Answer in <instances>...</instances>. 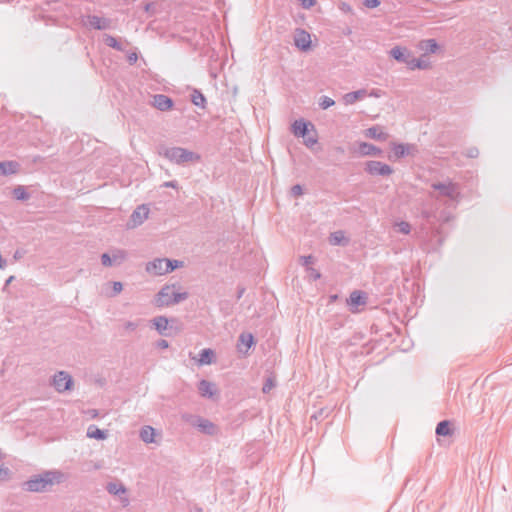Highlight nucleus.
Segmentation results:
<instances>
[{
    "label": "nucleus",
    "instance_id": "nucleus-21",
    "mask_svg": "<svg viewBox=\"0 0 512 512\" xmlns=\"http://www.w3.org/2000/svg\"><path fill=\"white\" fill-rule=\"evenodd\" d=\"M198 392L202 397L212 398L216 394L217 390L215 388V384L202 379L198 383Z\"/></svg>",
    "mask_w": 512,
    "mask_h": 512
},
{
    "label": "nucleus",
    "instance_id": "nucleus-11",
    "mask_svg": "<svg viewBox=\"0 0 512 512\" xmlns=\"http://www.w3.org/2000/svg\"><path fill=\"white\" fill-rule=\"evenodd\" d=\"M389 55L399 63L406 64L410 67V62L413 60V53L406 47L395 46L389 51Z\"/></svg>",
    "mask_w": 512,
    "mask_h": 512
},
{
    "label": "nucleus",
    "instance_id": "nucleus-35",
    "mask_svg": "<svg viewBox=\"0 0 512 512\" xmlns=\"http://www.w3.org/2000/svg\"><path fill=\"white\" fill-rule=\"evenodd\" d=\"M429 67H430L429 61H426L423 59H417V58L413 57V60L410 62L409 69L410 70H415V69L425 70Z\"/></svg>",
    "mask_w": 512,
    "mask_h": 512
},
{
    "label": "nucleus",
    "instance_id": "nucleus-6",
    "mask_svg": "<svg viewBox=\"0 0 512 512\" xmlns=\"http://www.w3.org/2000/svg\"><path fill=\"white\" fill-rule=\"evenodd\" d=\"M434 190L439 191L440 196L447 197L453 201H458L460 198V190L459 184L454 183L452 181L444 182H436L431 185Z\"/></svg>",
    "mask_w": 512,
    "mask_h": 512
},
{
    "label": "nucleus",
    "instance_id": "nucleus-20",
    "mask_svg": "<svg viewBox=\"0 0 512 512\" xmlns=\"http://www.w3.org/2000/svg\"><path fill=\"white\" fill-rule=\"evenodd\" d=\"M107 491L110 494L113 495H119L121 501L124 503L123 505L126 506L125 503L128 499L125 497L127 489L121 482H109L106 486Z\"/></svg>",
    "mask_w": 512,
    "mask_h": 512
},
{
    "label": "nucleus",
    "instance_id": "nucleus-32",
    "mask_svg": "<svg viewBox=\"0 0 512 512\" xmlns=\"http://www.w3.org/2000/svg\"><path fill=\"white\" fill-rule=\"evenodd\" d=\"M199 363L202 365H209L213 361L214 351L210 348L202 349L199 354Z\"/></svg>",
    "mask_w": 512,
    "mask_h": 512
},
{
    "label": "nucleus",
    "instance_id": "nucleus-16",
    "mask_svg": "<svg viewBox=\"0 0 512 512\" xmlns=\"http://www.w3.org/2000/svg\"><path fill=\"white\" fill-rule=\"evenodd\" d=\"M310 128L314 130V125L303 119L295 120L292 124V132L296 137L305 138L309 134Z\"/></svg>",
    "mask_w": 512,
    "mask_h": 512
},
{
    "label": "nucleus",
    "instance_id": "nucleus-1",
    "mask_svg": "<svg viewBox=\"0 0 512 512\" xmlns=\"http://www.w3.org/2000/svg\"><path fill=\"white\" fill-rule=\"evenodd\" d=\"M66 475L59 470H47L41 474H37L24 482V490L29 492H48L52 490L55 484L64 482Z\"/></svg>",
    "mask_w": 512,
    "mask_h": 512
},
{
    "label": "nucleus",
    "instance_id": "nucleus-41",
    "mask_svg": "<svg viewBox=\"0 0 512 512\" xmlns=\"http://www.w3.org/2000/svg\"><path fill=\"white\" fill-rule=\"evenodd\" d=\"M290 192L293 197H299L303 194V187L300 184H296L291 187Z\"/></svg>",
    "mask_w": 512,
    "mask_h": 512
},
{
    "label": "nucleus",
    "instance_id": "nucleus-13",
    "mask_svg": "<svg viewBox=\"0 0 512 512\" xmlns=\"http://www.w3.org/2000/svg\"><path fill=\"white\" fill-rule=\"evenodd\" d=\"M150 213V208L147 204H141L136 207V209L130 215V222H132L133 227L140 226L144 223V221L148 218Z\"/></svg>",
    "mask_w": 512,
    "mask_h": 512
},
{
    "label": "nucleus",
    "instance_id": "nucleus-18",
    "mask_svg": "<svg viewBox=\"0 0 512 512\" xmlns=\"http://www.w3.org/2000/svg\"><path fill=\"white\" fill-rule=\"evenodd\" d=\"M87 24L95 30H107L111 27L109 19L96 15H89L87 17Z\"/></svg>",
    "mask_w": 512,
    "mask_h": 512
},
{
    "label": "nucleus",
    "instance_id": "nucleus-58",
    "mask_svg": "<svg viewBox=\"0 0 512 512\" xmlns=\"http://www.w3.org/2000/svg\"><path fill=\"white\" fill-rule=\"evenodd\" d=\"M129 326H130V330L133 329V324L131 322L129 323Z\"/></svg>",
    "mask_w": 512,
    "mask_h": 512
},
{
    "label": "nucleus",
    "instance_id": "nucleus-44",
    "mask_svg": "<svg viewBox=\"0 0 512 512\" xmlns=\"http://www.w3.org/2000/svg\"><path fill=\"white\" fill-rule=\"evenodd\" d=\"M9 469L7 467H4L2 464H0V480H5L9 476Z\"/></svg>",
    "mask_w": 512,
    "mask_h": 512
},
{
    "label": "nucleus",
    "instance_id": "nucleus-39",
    "mask_svg": "<svg viewBox=\"0 0 512 512\" xmlns=\"http://www.w3.org/2000/svg\"><path fill=\"white\" fill-rule=\"evenodd\" d=\"M314 262H315V258L312 255L300 257L301 265L306 267L307 270H308V268H311L310 265L314 264Z\"/></svg>",
    "mask_w": 512,
    "mask_h": 512
},
{
    "label": "nucleus",
    "instance_id": "nucleus-46",
    "mask_svg": "<svg viewBox=\"0 0 512 512\" xmlns=\"http://www.w3.org/2000/svg\"><path fill=\"white\" fill-rule=\"evenodd\" d=\"M304 9H310L316 4V0H300Z\"/></svg>",
    "mask_w": 512,
    "mask_h": 512
},
{
    "label": "nucleus",
    "instance_id": "nucleus-3",
    "mask_svg": "<svg viewBox=\"0 0 512 512\" xmlns=\"http://www.w3.org/2000/svg\"><path fill=\"white\" fill-rule=\"evenodd\" d=\"M184 263L180 260L168 258H155L146 264L145 270L147 273L154 276H161L174 271L177 268L183 267Z\"/></svg>",
    "mask_w": 512,
    "mask_h": 512
},
{
    "label": "nucleus",
    "instance_id": "nucleus-29",
    "mask_svg": "<svg viewBox=\"0 0 512 512\" xmlns=\"http://www.w3.org/2000/svg\"><path fill=\"white\" fill-rule=\"evenodd\" d=\"M366 95V91L364 89L349 92L343 96V101L346 105H350L355 103L357 100L361 99Z\"/></svg>",
    "mask_w": 512,
    "mask_h": 512
},
{
    "label": "nucleus",
    "instance_id": "nucleus-30",
    "mask_svg": "<svg viewBox=\"0 0 512 512\" xmlns=\"http://www.w3.org/2000/svg\"><path fill=\"white\" fill-rule=\"evenodd\" d=\"M451 423L448 420L440 421L436 426V435L449 436L452 434Z\"/></svg>",
    "mask_w": 512,
    "mask_h": 512
},
{
    "label": "nucleus",
    "instance_id": "nucleus-22",
    "mask_svg": "<svg viewBox=\"0 0 512 512\" xmlns=\"http://www.w3.org/2000/svg\"><path fill=\"white\" fill-rule=\"evenodd\" d=\"M359 152L363 156H381L382 154V150L379 147L367 142L359 144Z\"/></svg>",
    "mask_w": 512,
    "mask_h": 512
},
{
    "label": "nucleus",
    "instance_id": "nucleus-51",
    "mask_svg": "<svg viewBox=\"0 0 512 512\" xmlns=\"http://www.w3.org/2000/svg\"><path fill=\"white\" fill-rule=\"evenodd\" d=\"M137 60H138L137 52L130 51V66L133 65L134 63H136Z\"/></svg>",
    "mask_w": 512,
    "mask_h": 512
},
{
    "label": "nucleus",
    "instance_id": "nucleus-15",
    "mask_svg": "<svg viewBox=\"0 0 512 512\" xmlns=\"http://www.w3.org/2000/svg\"><path fill=\"white\" fill-rule=\"evenodd\" d=\"M256 344L251 333H241L238 339L237 350L240 354L248 355L249 349Z\"/></svg>",
    "mask_w": 512,
    "mask_h": 512
},
{
    "label": "nucleus",
    "instance_id": "nucleus-56",
    "mask_svg": "<svg viewBox=\"0 0 512 512\" xmlns=\"http://www.w3.org/2000/svg\"><path fill=\"white\" fill-rule=\"evenodd\" d=\"M14 278V276H10L5 282V287L8 286L14 280Z\"/></svg>",
    "mask_w": 512,
    "mask_h": 512
},
{
    "label": "nucleus",
    "instance_id": "nucleus-8",
    "mask_svg": "<svg viewBox=\"0 0 512 512\" xmlns=\"http://www.w3.org/2000/svg\"><path fill=\"white\" fill-rule=\"evenodd\" d=\"M364 170L371 176H390L393 173V168L381 161L370 160L365 163Z\"/></svg>",
    "mask_w": 512,
    "mask_h": 512
},
{
    "label": "nucleus",
    "instance_id": "nucleus-37",
    "mask_svg": "<svg viewBox=\"0 0 512 512\" xmlns=\"http://www.w3.org/2000/svg\"><path fill=\"white\" fill-rule=\"evenodd\" d=\"M334 104H335V101L328 96H322L319 100V106L323 110H326V109L332 107Z\"/></svg>",
    "mask_w": 512,
    "mask_h": 512
},
{
    "label": "nucleus",
    "instance_id": "nucleus-7",
    "mask_svg": "<svg viewBox=\"0 0 512 512\" xmlns=\"http://www.w3.org/2000/svg\"><path fill=\"white\" fill-rule=\"evenodd\" d=\"M52 386L59 393H64L72 389L73 378L66 371H59L52 377Z\"/></svg>",
    "mask_w": 512,
    "mask_h": 512
},
{
    "label": "nucleus",
    "instance_id": "nucleus-9",
    "mask_svg": "<svg viewBox=\"0 0 512 512\" xmlns=\"http://www.w3.org/2000/svg\"><path fill=\"white\" fill-rule=\"evenodd\" d=\"M149 104L161 112L173 109L174 100L165 94H154L150 97Z\"/></svg>",
    "mask_w": 512,
    "mask_h": 512
},
{
    "label": "nucleus",
    "instance_id": "nucleus-53",
    "mask_svg": "<svg viewBox=\"0 0 512 512\" xmlns=\"http://www.w3.org/2000/svg\"><path fill=\"white\" fill-rule=\"evenodd\" d=\"M244 292H245L244 287H238L237 299H240L243 296Z\"/></svg>",
    "mask_w": 512,
    "mask_h": 512
},
{
    "label": "nucleus",
    "instance_id": "nucleus-5",
    "mask_svg": "<svg viewBox=\"0 0 512 512\" xmlns=\"http://www.w3.org/2000/svg\"><path fill=\"white\" fill-rule=\"evenodd\" d=\"M182 418L185 422L196 427L203 434L213 436L218 432V428L213 422L201 416L184 414Z\"/></svg>",
    "mask_w": 512,
    "mask_h": 512
},
{
    "label": "nucleus",
    "instance_id": "nucleus-19",
    "mask_svg": "<svg viewBox=\"0 0 512 512\" xmlns=\"http://www.w3.org/2000/svg\"><path fill=\"white\" fill-rule=\"evenodd\" d=\"M415 149L414 145L410 144H402V143H393L392 144V155L389 156V159L392 158L400 159L410 154V150Z\"/></svg>",
    "mask_w": 512,
    "mask_h": 512
},
{
    "label": "nucleus",
    "instance_id": "nucleus-36",
    "mask_svg": "<svg viewBox=\"0 0 512 512\" xmlns=\"http://www.w3.org/2000/svg\"><path fill=\"white\" fill-rule=\"evenodd\" d=\"M394 227L402 234H409L411 231V225L406 221L396 222Z\"/></svg>",
    "mask_w": 512,
    "mask_h": 512
},
{
    "label": "nucleus",
    "instance_id": "nucleus-57",
    "mask_svg": "<svg viewBox=\"0 0 512 512\" xmlns=\"http://www.w3.org/2000/svg\"><path fill=\"white\" fill-rule=\"evenodd\" d=\"M332 300H335L337 298V295L331 296Z\"/></svg>",
    "mask_w": 512,
    "mask_h": 512
},
{
    "label": "nucleus",
    "instance_id": "nucleus-23",
    "mask_svg": "<svg viewBox=\"0 0 512 512\" xmlns=\"http://www.w3.org/2000/svg\"><path fill=\"white\" fill-rule=\"evenodd\" d=\"M155 436L156 430L149 425L143 426L139 432L140 439L146 444L156 443Z\"/></svg>",
    "mask_w": 512,
    "mask_h": 512
},
{
    "label": "nucleus",
    "instance_id": "nucleus-52",
    "mask_svg": "<svg viewBox=\"0 0 512 512\" xmlns=\"http://www.w3.org/2000/svg\"><path fill=\"white\" fill-rule=\"evenodd\" d=\"M87 414L91 417V418H95L98 416V411L96 409H90L87 411Z\"/></svg>",
    "mask_w": 512,
    "mask_h": 512
},
{
    "label": "nucleus",
    "instance_id": "nucleus-38",
    "mask_svg": "<svg viewBox=\"0 0 512 512\" xmlns=\"http://www.w3.org/2000/svg\"><path fill=\"white\" fill-rule=\"evenodd\" d=\"M276 386L275 380L272 377H268L262 387L263 393H269Z\"/></svg>",
    "mask_w": 512,
    "mask_h": 512
},
{
    "label": "nucleus",
    "instance_id": "nucleus-45",
    "mask_svg": "<svg viewBox=\"0 0 512 512\" xmlns=\"http://www.w3.org/2000/svg\"><path fill=\"white\" fill-rule=\"evenodd\" d=\"M479 155V150L476 147H471L467 150L466 156L469 158H476Z\"/></svg>",
    "mask_w": 512,
    "mask_h": 512
},
{
    "label": "nucleus",
    "instance_id": "nucleus-49",
    "mask_svg": "<svg viewBox=\"0 0 512 512\" xmlns=\"http://www.w3.org/2000/svg\"><path fill=\"white\" fill-rule=\"evenodd\" d=\"M308 271L310 273V276L313 278V280H317L321 277V274L314 268H308Z\"/></svg>",
    "mask_w": 512,
    "mask_h": 512
},
{
    "label": "nucleus",
    "instance_id": "nucleus-2",
    "mask_svg": "<svg viewBox=\"0 0 512 512\" xmlns=\"http://www.w3.org/2000/svg\"><path fill=\"white\" fill-rule=\"evenodd\" d=\"M176 284H166L155 295L153 304L156 307H169L188 298L187 292H176Z\"/></svg>",
    "mask_w": 512,
    "mask_h": 512
},
{
    "label": "nucleus",
    "instance_id": "nucleus-28",
    "mask_svg": "<svg viewBox=\"0 0 512 512\" xmlns=\"http://www.w3.org/2000/svg\"><path fill=\"white\" fill-rule=\"evenodd\" d=\"M419 48L425 53H436L439 45L435 39H426L419 42Z\"/></svg>",
    "mask_w": 512,
    "mask_h": 512
},
{
    "label": "nucleus",
    "instance_id": "nucleus-4",
    "mask_svg": "<svg viewBox=\"0 0 512 512\" xmlns=\"http://www.w3.org/2000/svg\"><path fill=\"white\" fill-rule=\"evenodd\" d=\"M164 156L173 163L184 165L189 162L199 161L200 155L182 147H170L164 151Z\"/></svg>",
    "mask_w": 512,
    "mask_h": 512
},
{
    "label": "nucleus",
    "instance_id": "nucleus-33",
    "mask_svg": "<svg viewBox=\"0 0 512 512\" xmlns=\"http://www.w3.org/2000/svg\"><path fill=\"white\" fill-rule=\"evenodd\" d=\"M13 196L20 201H27L30 198V194L26 191L22 185L16 186L12 191Z\"/></svg>",
    "mask_w": 512,
    "mask_h": 512
},
{
    "label": "nucleus",
    "instance_id": "nucleus-31",
    "mask_svg": "<svg viewBox=\"0 0 512 512\" xmlns=\"http://www.w3.org/2000/svg\"><path fill=\"white\" fill-rule=\"evenodd\" d=\"M106 431L99 429L96 425H90L87 428V437L103 440L106 438Z\"/></svg>",
    "mask_w": 512,
    "mask_h": 512
},
{
    "label": "nucleus",
    "instance_id": "nucleus-14",
    "mask_svg": "<svg viewBox=\"0 0 512 512\" xmlns=\"http://www.w3.org/2000/svg\"><path fill=\"white\" fill-rule=\"evenodd\" d=\"M294 44L301 51H308L311 48V36L304 29H297L294 36Z\"/></svg>",
    "mask_w": 512,
    "mask_h": 512
},
{
    "label": "nucleus",
    "instance_id": "nucleus-54",
    "mask_svg": "<svg viewBox=\"0 0 512 512\" xmlns=\"http://www.w3.org/2000/svg\"><path fill=\"white\" fill-rule=\"evenodd\" d=\"M22 256H23V252H21L20 250H16V251H15V253H14V258H15L16 260H18V259L22 258Z\"/></svg>",
    "mask_w": 512,
    "mask_h": 512
},
{
    "label": "nucleus",
    "instance_id": "nucleus-26",
    "mask_svg": "<svg viewBox=\"0 0 512 512\" xmlns=\"http://www.w3.org/2000/svg\"><path fill=\"white\" fill-rule=\"evenodd\" d=\"M329 243L331 245L346 246L349 243V239L345 237L343 231L339 230L330 234Z\"/></svg>",
    "mask_w": 512,
    "mask_h": 512
},
{
    "label": "nucleus",
    "instance_id": "nucleus-27",
    "mask_svg": "<svg viewBox=\"0 0 512 512\" xmlns=\"http://www.w3.org/2000/svg\"><path fill=\"white\" fill-rule=\"evenodd\" d=\"M365 136L379 141H385L388 137L387 133L381 131L378 126H372L366 129Z\"/></svg>",
    "mask_w": 512,
    "mask_h": 512
},
{
    "label": "nucleus",
    "instance_id": "nucleus-34",
    "mask_svg": "<svg viewBox=\"0 0 512 512\" xmlns=\"http://www.w3.org/2000/svg\"><path fill=\"white\" fill-rule=\"evenodd\" d=\"M103 42L109 46V47H112L118 51H122L123 50V46L122 44L113 36L111 35H108V34H105L103 36Z\"/></svg>",
    "mask_w": 512,
    "mask_h": 512
},
{
    "label": "nucleus",
    "instance_id": "nucleus-12",
    "mask_svg": "<svg viewBox=\"0 0 512 512\" xmlns=\"http://www.w3.org/2000/svg\"><path fill=\"white\" fill-rule=\"evenodd\" d=\"M367 302V294L361 290H354L351 292L349 298L347 299V305L351 312L355 313L359 311V306L365 305Z\"/></svg>",
    "mask_w": 512,
    "mask_h": 512
},
{
    "label": "nucleus",
    "instance_id": "nucleus-40",
    "mask_svg": "<svg viewBox=\"0 0 512 512\" xmlns=\"http://www.w3.org/2000/svg\"><path fill=\"white\" fill-rule=\"evenodd\" d=\"M314 131V135H310L308 134L305 138H304V144L308 147V148H311L313 145H315L317 143V133L315 131V129L313 130Z\"/></svg>",
    "mask_w": 512,
    "mask_h": 512
},
{
    "label": "nucleus",
    "instance_id": "nucleus-48",
    "mask_svg": "<svg viewBox=\"0 0 512 512\" xmlns=\"http://www.w3.org/2000/svg\"><path fill=\"white\" fill-rule=\"evenodd\" d=\"M123 286L121 282H113V295L121 292Z\"/></svg>",
    "mask_w": 512,
    "mask_h": 512
},
{
    "label": "nucleus",
    "instance_id": "nucleus-25",
    "mask_svg": "<svg viewBox=\"0 0 512 512\" xmlns=\"http://www.w3.org/2000/svg\"><path fill=\"white\" fill-rule=\"evenodd\" d=\"M191 102L202 109L206 108L207 100L204 94L199 89H193L190 94Z\"/></svg>",
    "mask_w": 512,
    "mask_h": 512
},
{
    "label": "nucleus",
    "instance_id": "nucleus-43",
    "mask_svg": "<svg viewBox=\"0 0 512 512\" xmlns=\"http://www.w3.org/2000/svg\"><path fill=\"white\" fill-rule=\"evenodd\" d=\"M155 5L156 3L154 2H149V3H146L144 6H143V9L146 13L148 14H153L155 12Z\"/></svg>",
    "mask_w": 512,
    "mask_h": 512
},
{
    "label": "nucleus",
    "instance_id": "nucleus-55",
    "mask_svg": "<svg viewBox=\"0 0 512 512\" xmlns=\"http://www.w3.org/2000/svg\"><path fill=\"white\" fill-rule=\"evenodd\" d=\"M341 9H342L343 11H350V10H351V7H350L348 4L343 3V4H342Z\"/></svg>",
    "mask_w": 512,
    "mask_h": 512
},
{
    "label": "nucleus",
    "instance_id": "nucleus-10",
    "mask_svg": "<svg viewBox=\"0 0 512 512\" xmlns=\"http://www.w3.org/2000/svg\"><path fill=\"white\" fill-rule=\"evenodd\" d=\"M126 253L123 250L114 249L101 255V263L103 266H118L124 262Z\"/></svg>",
    "mask_w": 512,
    "mask_h": 512
},
{
    "label": "nucleus",
    "instance_id": "nucleus-50",
    "mask_svg": "<svg viewBox=\"0 0 512 512\" xmlns=\"http://www.w3.org/2000/svg\"><path fill=\"white\" fill-rule=\"evenodd\" d=\"M163 186L176 189L178 188V182L176 180L167 181L164 182Z\"/></svg>",
    "mask_w": 512,
    "mask_h": 512
},
{
    "label": "nucleus",
    "instance_id": "nucleus-24",
    "mask_svg": "<svg viewBox=\"0 0 512 512\" xmlns=\"http://www.w3.org/2000/svg\"><path fill=\"white\" fill-rule=\"evenodd\" d=\"M19 163L16 161H3L0 162V175L8 176L16 174L19 170Z\"/></svg>",
    "mask_w": 512,
    "mask_h": 512
},
{
    "label": "nucleus",
    "instance_id": "nucleus-17",
    "mask_svg": "<svg viewBox=\"0 0 512 512\" xmlns=\"http://www.w3.org/2000/svg\"><path fill=\"white\" fill-rule=\"evenodd\" d=\"M152 325L155 330L161 335L165 337L171 336L169 329V320L166 316H156L152 319Z\"/></svg>",
    "mask_w": 512,
    "mask_h": 512
},
{
    "label": "nucleus",
    "instance_id": "nucleus-47",
    "mask_svg": "<svg viewBox=\"0 0 512 512\" xmlns=\"http://www.w3.org/2000/svg\"><path fill=\"white\" fill-rule=\"evenodd\" d=\"M156 346L160 349H166L169 347V343L167 340L165 339H159L157 342H156Z\"/></svg>",
    "mask_w": 512,
    "mask_h": 512
},
{
    "label": "nucleus",
    "instance_id": "nucleus-42",
    "mask_svg": "<svg viewBox=\"0 0 512 512\" xmlns=\"http://www.w3.org/2000/svg\"><path fill=\"white\" fill-rule=\"evenodd\" d=\"M363 5L367 8L373 9L380 5L379 0H363Z\"/></svg>",
    "mask_w": 512,
    "mask_h": 512
}]
</instances>
